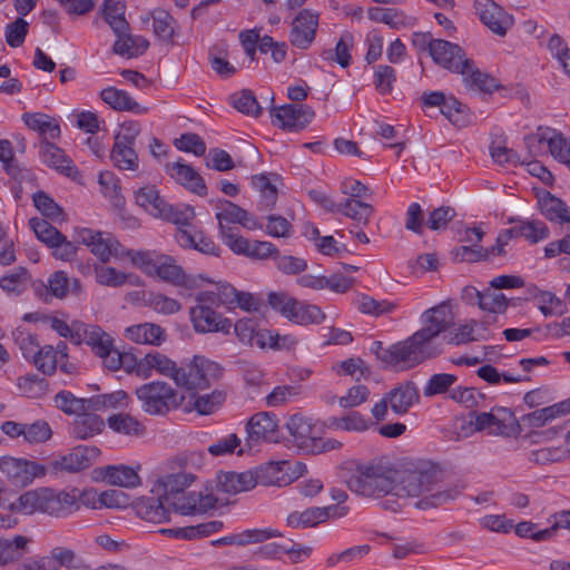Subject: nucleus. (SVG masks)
Masks as SVG:
<instances>
[{
  "label": "nucleus",
  "instance_id": "nucleus-1",
  "mask_svg": "<svg viewBox=\"0 0 570 570\" xmlns=\"http://www.w3.org/2000/svg\"><path fill=\"white\" fill-rule=\"evenodd\" d=\"M347 488L363 497L379 498L387 494L419 498L415 507L420 510L439 508L454 501L464 485L442 484L435 469L400 472L382 461L358 464L346 480Z\"/></svg>",
  "mask_w": 570,
  "mask_h": 570
},
{
  "label": "nucleus",
  "instance_id": "nucleus-2",
  "mask_svg": "<svg viewBox=\"0 0 570 570\" xmlns=\"http://www.w3.org/2000/svg\"><path fill=\"white\" fill-rule=\"evenodd\" d=\"M126 255L132 264L149 276L160 279L187 291L199 288L207 279L202 275H190L184 272L175 258L150 250H127Z\"/></svg>",
  "mask_w": 570,
  "mask_h": 570
},
{
  "label": "nucleus",
  "instance_id": "nucleus-3",
  "mask_svg": "<svg viewBox=\"0 0 570 570\" xmlns=\"http://www.w3.org/2000/svg\"><path fill=\"white\" fill-rule=\"evenodd\" d=\"M441 348L430 344L417 331L404 341L392 344L382 353L381 361L387 365L413 367L428 358L438 356Z\"/></svg>",
  "mask_w": 570,
  "mask_h": 570
},
{
  "label": "nucleus",
  "instance_id": "nucleus-4",
  "mask_svg": "<svg viewBox=\"0 0 570 570\" xmlns=\"http://www.w3.org/2000/svg\"><path fill=\"white\" fill-rule=\"evenodd\" d=\"M135 395L142 412L151 416H166L171 410L178 409L183 397L167 382L153 381L138 386Z\"/></svg>",
  "mask_w": 570,
  "mask_h": 570
},
{
  "label": "nucleus",
  "instance_id": "nucleus-5",
  "mask_svg": "<svg viewBox=\"0 0 570 570\" xmlns=\"http://www.w3.org/2000/svg\"><path fill=\"white\" fill-rule=\"evenodd\" d=\"M222 374L218 363L204 356H195L193 361L178 367L175 383L188 391L205 390Z\"/></svg>",
  "mask_w": 570,
  "mask_h": 570
},
{
  "label": "nucleus",
  "instance_id": "nucleus-6",
  "mask_svg": "<svg viewBox=\"0 0 570 570\" xmlns=\"http://www.w3.org/2000/svg\"><path fill=\"white\" fill-rule=\"evenodd\" d=\"M76 242L90 248V252L101 262L107 263L111 257L124 254L120 243L108 233L90 228L76 229Z\"/></svg>",
  "mask_w": 570,
  "mask_h": 570
},
{
  "label": "nucleus",
  "instance_id": "nucleus-7",
  "mask_svg": "<svg viewBox=\"0 0 570 570\" xmlns=\"http://www.w3.org/2000/svg\"><path fill=\"white\" fill-rule=\"evenodd\" d=\"M0 470L17 487H27L35 479L45 476L47 473L45 465L24 458L13 456L1 458Z\"/></svg>",
  "mask_w": 570,
  "mask_h": 570
},
{
  "label": "nucleus",
  "instance_id": "nucleus-8",
  "mask_svg": "<svg viewBox=\"0 0 570 570\" xmlns=\"http://www.w3.org/2000/svg\"><path fill=\"white\" fill-rule=\"evenodd\" d=\"M100 451L96 446L79 445L70 453L50 461L47 472L53 474L76 473L89 468L99 456Z\"/></svg>",
  "mask_w": 570,
  "mask_h": 570
},
{
  "label": "nucleus",
  "instance_id": "nucleus-9",
  "mask_svg": "<svg viewBox=\"0 0 570 570\" xmlns=\"http://www.w3.org/2000/svg\"><path fill=\"white\" fill-rule=\"evenodd\" d=\"M286 429L293 439V443L305 453L315 454L320 448L315 446V441L321 435L322 430L312 422L311 419L302 414L292 415Z\"/></svg>",
  "mask_w": 570,
  "mask_h": 570
},
{
  "label": "nucleus",
  "instance_id": "nucleus-10",
  "mask_svg": "<svg viewBox=\"0 0 570 570\" xmlns=\"http://www.w3.org/2000/svg\"><path fill=\"white\" fill-rule=\"evenodd\" d=\"M421 322L423 327L417 332L430 344H435L434 338L454 325V315L449 304L441 303L426 309L421 315Z\"/></svg>",
  "mask_w": 570,
  "mask_h": 570
},
{
  "label": "nucleus",
  "instance_id": "nucleus-11",
  "mask_svg": "<svg viewBox=\"0 0 570 570\" xmlns=\"http://www.w3.org/2000/svg\"><path fill=\"white\" fill-rule=\"evenodd\" d=\"M314 110L306 105H285L271 112L272 124L282 129L297 131L305 128L314 118Z\"/></svg>",
  "mask_w": 570,
  "mask_h": 570
},
{
  "label": "nucleus",
  "instance_id": "nucleus-12",
  "mask_svg": "<svg viewBox=\"0 0 570 570\" xmlns=\"http://www.w3.org/2000/svg\"><path fill=\"white\" fill-rule=\"evenodd\" d=\"M193 327L197 333L229 334L233 327L230 320L216 312L210 306L195 305L189 309Z\"/></svg>",
  "mask_w": 570,
  "mask_h": 570
},
{
  "label": "nucleus",
  "instance_id": "nucleus-13",
  "mask_svg": "<svg viewBox=\"0 0 570 570\" xmlns=\"http://www.w3.org/2000/svg\"><path fill=\"white\" fill-rule=\"evenodd\" d=\"M429 51L433 60L443 68L458 72L469 68V59L462 48L446 40L434 39L429 42Z\"/></svg>",
  "mask_w": 570,
  "mask_h": 570
},
{
  "label": "nucleus",
  "instance_id": "nucleus-14",
  "mask_svg": "<svg viewBox=\"0 0 570 570\" xmlns=\"http://www.w3.org/2000/svg\"><path fill=\"white\" fill-rule=\"evenodd\" d=\"M474 10L482 23L498 36H505L513 26L512 16L493 0H474Z\"/></svg>",
  "mask_w": 570,
  "mask_h": 570
},
{
  "label": "nucleus",
  "instance_id": "nucleus-15",
  "mask_svg": "<svg viewBox=\"0 0 570 570\" xmlns=\"http://www.w3.org/2000/svg\"><path fill=\"white\" fill-rule=\"evenodd\" d=\"M317 26L318 14L307 9L302 10L292 21L291 43L298 49H308L315 39Z\"/></svg>",
  "mask_w": 570,
  "mask_h": 570
},
{
  "label": "nucleus",
  "instance_id": "nucleus-16",
  "mask_svg": "<svg viewBox=\"0 0 570 570\" xmlns=\"http://www.w3.org/2000/svg\"><path fill=\"white\" fill-rule=\"evenodd\" d=\"M515 422L511 410L507 407L492 409L475 415L474 425L476 431H488L490 434H509Z\"/></svg>",
  "mask_w": 570,
  "mask_h": 570
},
{
  "label": "nucleus",
  "instance_id": "nucleus-17",
  "mask_svg": "<svg viewBox=\"0 0 570 570\" xmlns=\"http://www.w3.org/2000/svg\"><path fill=\"white\" fill-rule=\"evenodd\" d=\"M166 173L178 184L199 196L207 195V187L204 178L189 165L181 161L168 163L165 166Z\"/></svg>",
  "mask_w": 570,
  "mask_h": 570
},
{
  "label": "nucleus",
  "instance_id": "nucleus-18",
  "mask_svg": "<svg viewBox=\"0 0 570 570\" xmlns=\"http://www.w3.org/2000/svg\"><path fill=\"white\" fill-rule=\"evenodd\" d=\"M277 428L278 424L274 414L268 412L254 414L247 423L248 443L252 445L261 441H276Z\"/></svg>",
  "mask_w": 570,
  "mask_h": 570
},
{
  "label": "nucleus",
  "instance_id": "nucleus-19",
  "mask_svg": "<svg viewBox=\"0 0 570 570\" xmlns=\"http://www.w3.org/2000/svg\"><path fill=\"white\" fill-rule=\"evenodd\" d=\"M78 495L76 491H55L46 488L45 507L42 513L63 518L69 515L73 510H78Z\"/></svg>",
  "mask_w": 570,
  "mask_h": 570
},
{
  "label": "nucleus",
  "instance_id": "nucleus-20",
  "mask_svg": "<svg viewBox=\"0 0 570 570\" xmlns=\"http://www.w3.org/2000/svg\"><path fill=\"white\" fill-rule=\"evenodd\" d=\"M464 296L468 298L469 303L478 304V306L485 312L492 314H501L504 313L508 307L507 297L490 288L484 291H478L474 287L464 288Z\"/></svg>",
  "mask_w": 570,
  "mask_h": 570
},
{
  "label": "nucleus",
  "instance_id": "nucleus-21",
  "mask_svg": "<svg viewBox=\"0 0 570 570\" xmlns=\"http://www.w3.org/2000/svg\"><path fill=\"white\" fill-rule=\"evenodd\" d=\"M216 207L219 209V212L216 214L219 227L225 226L223 224L224 220L228 223L239 224L243 227L250 230H255L263 227L261 224H258V222L255 219L253 215H250L247 210L229 200L222 199L217 203Z\"/></svg>",
  "mask_w": 570,
  "mask_h": 570
},
{
  "label": "nucleus",
  "instance_id": "nucleus-22",
  "mask_svg": "<svg viewBox=\"0 0 570 570\" xmlns=\"http://www.w3.org/2000/svg\"><path fill=\"white\" fill-rule=\"evenodd\" d=\"M257 483L258 475L253 471L225 472L218 475L217 490L226 494H237L254 489Z\"/></svg>",
  "mask_w": 570,
  "mask_h": 570
},
{
  "label": "nucleus",
  "instance_id": "nucleus-23",
  "mask_svg": "<svg viewBox=\"0 0 570 570\" xmlns=\"http://www.w3.org/2000/svg\"><path fill=\"white\" fill-rule=\"evenodd\" d=\"M137 205L155 217L169 218L171 216V205L160 197L155 186L139 188L135 193Z\"/></svg>",
  "mask_w": 570,
  "mask_h": 570
},
{
  "label": "nucleus",
  "instance_id": "nucleus-24",
  "mask_svg": "<svg viewBox=\"0 0 570 570\" xmlns=\"http://www.w3.org/2000/svg\"><path fill=\"white\" fill-rule=\"evenodd\" d=\"M178 366L167 355L153 351L142 356V365L140 373L144 375V380H147L157 373L159 375L170 377L175 381L177 375Z\"/></svg>",
  "mask_w": 570,
  "mask_h": 570
},
{
  "label": "nucleus",
  "instance_id": "nucleus-25",
  "mask_svg": "<svg viewBox=\"0 0 570 570\" xmlns=\"http://www.w3.org/2000/svg\"><path fill=\"white\" fill-rule=\"evenodd\" d=\"M39 153L46 165L71 178H75L78 175L77 168L58 146L50 141H40Z\"/></svg>",
  "mask_w": 570,
  "mask_h": 570
},
{
  "label": "nucleus",
  "instance_id": "nucleus-26",
  "mask_svg": "<svg viewBox=\"0 0 570 570\" xmlns=\"http://www.w3.org/2000/svg\"><path fill=\"white\" fill-rule=\"evenodd\" d=\"M537 140L538 142L547 144L551 155L560 161L570 163V138H566L561 132L551 129H539V132L529 138V141Z\"/></svg>",
  "mask_w": 570,
  "mask_h": 570
},
{
  "label": "nucleus",
  "instance_id": "nucleus-27",
  "mask_svg": "<svg viewBox=\"0 0 570 570\" xmlns=\"http://www.w3.org/2000/svg\"><path fill=\"white\" fill-rule=\"evenodd\" d=\"M127 340L136 344L159 346L166 341V331L158 324L142 323L131 325L125 330Z\"/></svg>",
  "mask_w": 570,
  "mask_h": 570
},
{
  "label": "nucleus",
  "instance_id": "nucleus-28",
  "mask_svg": "<svg viewBox=\"0 0 570 570\" xmlns=\"http://www.w3.org/2000/svg\"><path fill=\"white\" fill-rule=\"evenodd\" d=\"M216 503V499L212 494H203L202 492H189L181 494L170 502L174 510L183 515L204 512L212 509Z\"/></svg>",
  "mask_w": 570,
  "mask_h": 570
},
{
  "label": "nucleus",
  "instance_id": "nucleus-29",
  "mask_svg": "<svg viewBox=\"0 0 570 570\" xmlns=\"http://www.w3.org/2000/svg\"><path fill=\"white\" fill-rule=\"evenodd\" d=\"M168 504L164 498L158 494L157 498H142L135 504L136 513L139 518L154 523H161L169 520Z\"/></svg>",
  "mask_w": 570,
  "mask_h": 570
},
{
  "label": "nucleus",
  "instance_id": "nucleus-30",
  "mask_svg": "<svg viewBox=\"0 0 570 570\" xmlns=\"http://www.w3.org/2000/svg\"><path fill=\"white\" fill-rule=\"evenodd\" d=\"M194 478L186 473L167 474L158 480L156 488L153 492L160 494L164 500L170 505V502L176 497L184 492L190 485Z\"/></svg>",
  "mask_w": 570,
  "mask_h": 570
},
{
  "label": "nucleus",
  "instance_id": "nucleus-31",
  "mask_svg": "<svg viewBox=\"0 0 570 570\" xmlns=\"http://www.w3.org/2000/svg\"><path fill=\"white\" fill-rule=\"evenodd\" d=\"M386 395L392 411L399 415L405 414L420 397L413 382L400 384Z\"/></svg>",
  "mask_w": 570,
  "mask_h": 570
},
{
  "label": "nucleus",
  "instance_id": "nucleus-32",
  "mask_svg": "<svg viewBox=\"0 0 570 570\" xmlns=\"http://www.w3.org/2000/svg\"><path fill=\"white\" fill-rule=\"evenodd\" d=\"M281 537V534L271 528L266 529H249L240 533L223 537L214 540L213 546H246L249 543H259L268 539Z\"/></svg>",
  "mask_w": 570,
  "mask_h": 570
},
{
  "label": "nucleus",
  "instance_id": "nucleus-33",
  "mask_svg": "<svg viewBox=\"0 0 570 570\" xmlns=\"http://www.w3.org/2000/svg\"><path fill=\"white\" fill-rule=\"evenodd\" d=\"M100 98L112 109L118 111H131L137 115L147 112V108L140 106L126 91L115 87H108L101 90Z\"/></svg>",
  "mask_w": 570,
  "mask_h": 570
},
{
  "label": "nucleus",
  "instance_id": "nucleus-34",
  "mask_svg": "<svg viewBox=\"0 0 570 570\" xmlns=\"http://www.w3.org/2000/svg\"><path fill=\"white\" fill-rule=\"evenodd\" d=\"M86 344L91 347L96 356L102 360L104 365L106 358L116 351L111 335L96 324H89Z\"/></svg>",
  "mask_w": 570,
  "mask_h": 570
},
{
  "label": "nucleus",
  "instance_id": "nucleus-35",
  "mask_svg": "<svg viewBox=\"0 0 570 570\" xmlns=\"http://www.w3.org/2000/svg\"><path fill=\"white\" fill-rule=\"evenodd\" d=\"M22 119L28 128L39 132L42 137L41 141H49V139H56L60 136L61 131L58 121L48 115L27 112L22 116Z\"/></svg>",
  "mask_w": 570,
  "mask_h": 570
},
{
  "label": "nucleus",
  "instance_id": "nucleus-36",
  "mask_svg": "<svg viewBox=\"0 0 570 570\" xmlns=\"http://www.w3.org/2000/svg\"><path fill=\"white\" fill-rule=\"evenodd\" d=\"M115 35L117 40L114 43L112 50L117 55L127 56L128 58L139 57L145 53L149 47V41L146 38L131 36L129 30Z\"/></svg>",
  "mask_w": 570,
  "mask_h": 570
},
{
  "label": "nucleus",
  "instance_id": "nucleus-37",
  "mask_svg": "<svg viewBox=\"0 0 570 570\" xmlns=\"http://www.w3.org/2000/svg\"><path fill=\"white\" fill-rule=\"evenodd\" d=\"M176 239L183 247L195 248L207 255H218V247L210 238L204 236L202 232L180 228L176 233Z\"/></svg>",
  "mask_w": 570,
  "mask_h": 570
},
{
  "label": "nucleus",
  "instance_id": "nucleus-38",
  "mask_svg": "<svg viewBox=\"0 0 570 570\" xmlns=\"http://www.w3.org/2000/svg\"><path fill=\"white\" fill-rule=\"evenodd\" d=\"M542 215L550 222L557 224L570 223V210L567 204L550 193L539 198Z\"/></svg>",
  "mask_w": 570,
  "mask_h": 570
},
{
  "label": "nucleus",
  "instance_id": "nucleus-39",
  "mask_svg": "<svg viewBox=\"0 0 570 570\" xmlns=\"http://www.w3.org/2000/svg\"><path fill=\"white\" fill-rule=\"evenodd\" d=\"M95 412L83 411L76 416L72 424V433L77 439L86 440L102 431L105 422Z\"/></svg>",
  "mask_w": 570,
  "mask_h": 570
},
{
  "label": "nucleus",
  "instance_id": "nucleus-40",
  "mask_svg": "<svg viewBox=\"0 0 570 570\" xmlns=\"http://www.w3.org/2000/svg\"><path fill=\"white\" fill-rule=\"evenodd\" d=\"M459 73L463 76V81L471 89L490 94L499 88L497 79L481 72L471 59H469V68H462Z\"/></svg>",
  "mask_w": 570,
  "mask_h": 570
},
{
  "label": "nucleus",
  "instance_id": "nucleus-41",
  "mask_svg": "<svg viewBox=\"0 0 570 570\" xmlns=\"http://www.w3.org/2000/svg\"><path fill=\"white\" fill-rule=\"evenodd\" d=\"M142 357L137 358L131 353H121L116 350L111 356L106 358V364L104 366L112 372L122 368L127 374L136 375L140 380H144V375L140 373Z\"/></svg>",
  "mask_w": 570,
  "mask_h": 570
},
{
  "label": "nucleus",
  "instance_id": "nucleus-42",
  "mask_svg": "<svg viewBox=\"0 0 570 570\" xmlns=\"http://www.w3.org/2000/svg\"><path fill=\"white\" fill-rule=\"evenodd\" d=\"M337 213L353 219L360 225L366 226L373 216L374 208L371 204L355 198H346L338 204Z\"/></svg>",
  "mask_w": 570,
  "mask_h": 570
},
{
  "label": "nucleus",
  "instance_id": "nucleus-43",
  "mask_svg": "<svg viewBox=\"0 0 570 570\" xmlns=\"http://www.w3.org/2000/svg\"><path fill=\"white\" fill-rule=\"evenodd\" d=\"M46 488L30 490L22 493L16 502L11 503V509L23 514L42 513L45 507Z\"/></svg>",
  "mask_w": 570,
  "mask_h": 570
},
{
  "label": "nucleus",
  "instance_id": "nucleus-44",
  "mask_svg": "<svg viewBox=\"0 0 570 570\" xmlns=\"http://www.w3.org/2000/svg\"><path fill=\"white\" fill-rule=\"evenodd\" d=\"M134 146L135 144L115 140L110 158L116 167L122 170L138 169L139 159Z\"/></svg>",
  "mask_w": 570,
  "mask_h": 570
},
{
  "label": "nucleus",
  "instance_id": "nucleus-45",
  "mask_svg": "<svg viewBox=\"0 0 570 570\" xmlns=\"http://www.w3.org/2000/svg\"><path fill=\"white\" fill-rule=\"evenodd\" d=\"M149 17L153 19L155 36L165 42L173 41L177 27V21L173 16L168 11L157 8L149 13Z\"/></svg>",
  "mask_w": 570,
  "mask_h": 570
},
{
  "label": "nucleus",
  "instance_id": "nucleus-46",
  "mask_svg": "<svg viewBox=\"0 0 570 570\" xmlns=\"http://www.w3.org/2000/svg\"><path fill=\"white\" fill-rule=\"evenodd\" d=\"M108 426L116 433L141 436L146 432L145 425L128 413H118L108 417Z\"/></svg>",
  "mask_w": 570,
  "mask_h": 570
},
{
  "label": "nucleus",
  "instance_id": "nucleus-47",
  "mask_svg": "<svg viewBox=\"0 0 570 570\" xmlns=\"http://www.w3.org/2000/svg\"><path fill=\"white\" fill-rule=\"evenodd\" d=\"M105 480L111 485L122 488H136L141 483L137 472L126 465L108 466L105 472Z\"/></svg>",
  "mask_w": 570,
  "mask_h": 570
},
{
  "label": "nucleus",
  "instance_id": "nucleus-48",
  "mask_svg": "<svg viewBox=\"0 0 570 570\" xmlns=\"http://www.w3.org/2000/svg\"><path fill=\"white\" fill-rule=\"evenodd\" d=\"M125 3L116 0H105L104 18L114 33H122L129 30V23L125 19Z\"/></svg>",
  "mask_w": 570,
  "mask_h": 570
},
{
  "label": "nucleus",
  "instance_id": "nucleus-49",
  "mask_svg": "<svg viewBox=\"0 0 570 570\" xmlns=\"http://www.w3.org/2000/svg\"><path fill=\"white\" fill-rule=\"evenodd\" d=\"M288 321L298 325L321 324L325 320L324 312L316 305L297 299Z\"/></svg>",
  "mask_w": 570,
  "mask_h": 570
},
{
  "label": "nucleus",
  "instance_id": "nucleus-50",
  "mask_svg": "<svg viewBox=\"0 0 570 570\" xmlns=\"http://www.w3.org/2000/svg\"><path fill=\"white\" fill-rule=\"evenodd\" d=\"M48 289L55 297L63 298L69 292L78 293L80 283L77 278L69 279L66 272L57 271L48 278Z\"/></svg>",
  "mask_w": 570,
  "mask_h": 570
},
{
  "label": "nucleus",
  "instance_id": "nucleus-51",
  "mask_svg": "<svg viewBox=\"0 0 570 570\" xmlns=\"http://www.w3.org/2000/svg\"><path fill=\"white\" fill-rule=\"evenodd\" d=\"M570 412V405L567 402L553 404L523 416V422L533 428H540L550 420Z\"/></svg>",
  "mask_w": 570,
  "mask_h": 570
},
{
  "label": "nucleus",
  "instance_id": "nucleus-52",
  "mask_svg": "<svg viewBox=\"0 0 570 570\" xmlns=\"http://www.w3.org/2000/svg\"><path fill=\"white\" fill-rule=\"evenodd\" d=\"M326 521V514L322 508H308L302 512L294 511L287 517V524L294 529L312 528Z\"/></svg>",
  "mask_w": 570,
  "mask_h": 570
},
{
  "label": "nucleus",
  "instance_id": "nucleus-53",
  "mask_svg": "<svg viewBox=\"0 0 570 570\" xmlns=\"http://www.w3.org/2000/svg\"><path fill=\"white\" fill-rule=\"evenodd\" d=\"M55 403L58 409L67 414L79 415L83 411H92L91 397L78 399L71 392L61 391L55 396Z\"/></svg>",
  "mask_w": 570,
  "mask_h": 570
},
{
  "label": "nucleus",
  "instance_id": "nucleus-54",
  "mask_svg": "<svg viewBox=\"0 0 570 570\" xmlns=\"http://www.w3.org/2000/svg\"><path fill=\"white\" fill-rule=\"evenodd\" d=\"M96 279L99 284L105 286L118 287L130 281L131 284H138L139 277L127 275L118 272L116 268L110 266H97L95 267Z\"/></svg>",
  "mask_w": 570,
  "mask_h": 570
},
{
  "label": "nucleus",
  "instance_id": "nucleus-55",
  "mask_svg": "<svg viewBox=\"0 0 570 570\" xmlns=\"http://www.w3.org/2000/svg\"><path fill=\"white\" fill-rule=\"evenodd\" d=\"M29 542L23 535H16L12 540L0 539V566L20 559Z\"/></svg>",
  "mask_w": 570,
  "mask_h": 570
},
{
  "label": "nucleus",
  "instance_id": "nucleus-56",
  "mask_svg": "<svg viewBox=\"0 0 570 570\" xmlns=\"http://www.w3.org/2000/svg\"><path fill=\"white\" fill-rule=\"evenodd\" d=\"M230 104L239 112L250 117H258L262 114V107L259 106L253 91L243 89L230 96Z\"/></svg>",
  "mask_w": 570,
  "mask_h": 570
},
{
  "label": "nucleus",
  "instance_id": "nucleus-57",
  "mask_svg": "<svg viewBox=\"0 0 570 570\" xmlns=\"http://www.w3.org/2000/svg\"><path fill=\"white\" fill-rule=\"evenodd\" d=\"M476 374L480 379L489 384L495 385L501 381L505 383H520L529 381V376L521 374H513L510 372L500 373L494 366L487 364L478 368Z\"/></svg>",
  "mask_w": 570,
  "mask_h": 570
},
{
  "label": "nucleus",
  "instance_id": "nucleus-58",
  "mask_svg": "<svg viewBox=\"0 0 570 570\" xmlns=\"http://www.w3.org/2000/svg\"><path fill=\"white\" fill-rule=\"evenodd\" d=\"M254 336L255 340H253L250 346H257L261 348H283L289 347L295 343L294 338L289 336H281L278 334H273L268 330H256Z\"/></svg>",
  "mask_w": 570,
  "mask_h": 570
},
{
  "label": "nucleus",
  "instance_id": "nucleus-59",
  "mask_svg": "<svg viewBox=\"0 0 570 570\" xmlns=\"http://www.w3.org/2000/svg\"><path fill=\"white\" fill-rule=\"evenodd\" d=\"M473 323L460 325L458 328L450 331L445 336L448 344L461 345L478 340H488V336L483 333H476Z\"/></svg>",
  "mask_w": 570,
  "mask_h": 570
},
{
  "label": "nucleus",
  "instance_id": "nucleus-60",
  "mask_svg": "<svg viewBox=\"0 0 570 570\" xmlns=\"http://www.w3.org/2000/svg\"><path fill=\"white\" fill-rule=\"evenodd\" d=\"M517 236L538 243L549 236V229L541 220H525L517 226Z\"/></svg>",
  "mask_w": 570,
  "mask_h": 570
},
{
  "label": "nucleus",
  "instance_id": "nucleus-61",
  "mask_svg": "<svg viewBox=\"0 0 570 570\" xmlns=\"http://www.w3.org/2000/svg\"><path fill=\"white\" fill-rule=\"evenodd\" d=\"M29 224L37 238L45 243L48 247L52 246L55 242L62 239V234L46 219L31 218Z\"/></svg>",
  "mask_w": 570,
  "mask_h": 570
},
{
  "label": "nucleus",
  "instance_id": "nucleus-62",
  "mask_svg": "<svg viewBox=\"0 0 570 570\" xmlns=\"http://www.w3.org/2000/svg\"><path fill=\"white\" fill-rule=\"evenodd\" d=\"M28 272L23 267L14 268L0 278V287L7 293H21L28 283Z\"/></svg>",
  "mask_w": 570,
  "mask_h": 570
},
{
  "label": "nucleus",
  "instance_id": "nucleus-63",
  "mask_svg": "<svg viewBox=\"0 0 570 570\" xmlns=\"http://www.w3.org/2000/svg\"><path fill=\"white\" fill-rule=\"evenodd\" d=\"M52 435L50 425L45 420H37L33 423L26 424L23 440L30 444H39L48 441Z\"/></svg>",
  "mask_w": 570,
  "mask_h": 570
},
{
  "label": "nucleus",
  "instance_id": "nucleus-64",
  "mask_svg": "<svg viewBox=\"0 0 570 570\" xmlns=\"http://www.w3.org/2000/svg\"><path fill=\"white\" fill-rule=\"evenodd\" d=\"M58 362L59 358L57 357L52 345H45L40 347L36 357L33 358L35 366L38 368V371L46 375H51L55 373L58 366Z\"/></svg>",
  "mask_w": 570,
  "mask_h": 570
}]
</instances>
